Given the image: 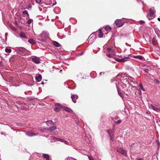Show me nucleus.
I'll list each match as a JSON object with an SVG mask.
<instances>
[{
  "mask_svg": "<svg viewBox=\"0 0 160 160\" xmlns=\"http://www.w3.org/2000/svg\"><path fill=\"white\" fill-rule=\"evenodd\" d=\"M3 65V63L2 62H0V66H2Z\"/></svg>",
  "mask_w": 160,
  "mask_h": 160,
  "instance_id": "ea45409f",
  "label": "nucleus"
},
{
  "mask_svg": "<svg viewBox=\"0 0 160 160\" xmlns=\"http://www.w3.org/2000/svg\"><path fill=\"white\" fill-rule=\"evenodd\" d=\"M82 53H81V54H80L81 55H82Z\"/></svg>",
  "mask_w": 160,
  "mask_h": 160,
  "instance_id": "8fccbe9b",
  "label": "nucleus"
},
{
  "mask_svg": "<svg viewBox=\"0 0 160 160\" xmlns=\"http://www.w3.org/2000/svg\"><path fill=\"white\" fill-rule=\"evenodd\" d=\"M107 50L108 52L110 51H114V48L112 46H110L107 48Z\"/></svg>",
  "mask_w": 160,
  "mask_h": 160,
  "instance_id": "412c9836",
  "label": "nucleus"
},
{
  "mask_svg": "<svg viewBox=\"0 0 160 160\" xmlns=\"http://www.w3.org/2000/svg\"><path fill=\"white\" fill-rule=\"evenodd\" d=\"M20 37L22 39H25L27 40L28 39V37L26 35L25 33L23 32H21L19 34Z\"/></svg>",
  "mask_w": 160,
  "mask_h": 160,
  "instance_id": "6e6552de",
  "label": "nucleus"
},
{
  "mask_svg": "<svg viewBox=\"0 0 160 160\" xmlns=\"http://www.w3.org/2000/svg\"><path fill=\"white\" fill-rule=\"evenodd\" d=\"M116 151L117 152L120 153L121 154L124 155L126 156H127L126 151L122 148H117L116 149Z\"/></svg>",
  "mask_w": 160,
  "mask_h": 160,
  "instance_id": "7ed1b4c3",
  "label": "nucleus"
},
{
  "mask_svg": "<svg viewBox=\"0 0 160 160\" xmlns=\"http://www.w3.org/2000/svg\"><path fill=\"white\" fill-rule=\"evenodd\" d=\"M144 71L146 72L147 73V72H148V71H149V69H146L144 70Z\"/></svg>",
  "mask_w": 160,
  "mask_h": 160,
  "instance_id": "e433bc0d",
  "label": "nucleus"
},
{
  "mask_svg": "<svg viewBox=\"0 0 160 160\" xmlns=\"http://www.w3.org/2000/svg\"><path fill=\"white\" fill-rule=\"evenodd\" d=\"M98 36L99 38H102L103 37V33L102 32L101 29H99V31L98 32Z\"/></svg>",
  "mask_w": 160,
  "mask_h": 160,
  "instance_id": "6ab92c4d",
  "label": "nucleus"
},
{
  "mask_svg": "<svg viewBox=\"0 0 160 160\" xmlns=\"http://www.w3.org/2000/svg\"><path fill=\"white\" fill-rule=\"evenodd\" d=\"M137 160H143V159L142 158H140L137 159Z\"/></svg>",
  "mask_w": 160,
  "mask_h": 160,
  "instance_id": "c03bdc74",
  "label": "nucleus"
},
{
  "mask_svg": "<svg viewBox=\"0 0 160 160\" xmlns=\"http://www.w3.org/2000/svg\"><path fill=\"white\" fill-rule=\"evenodd\" d=\"M40 59L37 57L33 58L32 59V61L36 64H39L40 63Z\"/></svg>",
  "mask_w": 160,
  "mask_h": 160,
  "instance_id": "423d86ee",
  "label": "nucleus"
},
{
  "mask_svg": "<svg viewBox=\"0 0 160 160\" xmlns=\"http://www.w3.org/2000/svg\"><path fill=\"white\" fill-rule=\"evenodd\" d=\"M140 23L141 24H143L144 23H145V22L144 21H141L140 22Z\"/></svg>",
  "mask_w": 160,
  "mask_h": 160,
  "instance_id": "79ce46f5",
  "label": "nucleus"
},
{
  "mask_svg": "<svg viewBox=\"0 0 160 160\" xmlns=\"http://www.w3.org/2000/svg\"><path fill=\"white\" fill-rule=\"evenodd\" d=\"M85 138H86L84 139H85V141H86V142H88V139H87V138H86V137H85Z\"/></svg>",
  "mask_w": 160,
  "mask_h": 160,
  "instance_id": "37998d69",
  "label": "nucleus"
},
{
  "mask_svg": "<svg viewBox=\"0 0 160 160\" xmlns=\"http://www.w3.org/2000/svg\"><path fill=\"white\" fill-rule=\"evenodd\" d=\"M118 94H119V96L121 97H123V94L121 93V91H120L119 89V88H118Z\"/></svg>",
  "mask_w": 160,
  "mask_h": 160,
  "instance_id": "393cba45",
  "label": "nucleus"
},
{
  "mask_svg": "<svg viewBox=\"0 0 160 160\" xmlns=\"http://www.w3.org/2000/svg\"><path fill=\"white\" fill-rule=\"evenodd\" d=\"M63 109L69 112H72V111L69 108L63 107Z\"/></svg>",
  "mask_w": 160,
  "mask_h": 160,
  "instance_id": "ddd939ff",
  "label": "nucleus"
},
{
  "mask_svg": "<svg viewBox=\"0 0 160 160\" xmlns=\"http://www.w3.org/2000/svg\"><path fill=\"white\" fill-rule=\"evenodd\" d=\"M36 1L37 3H40L41 2V0H36Z\"/></svg>",
  "mask_w": 160,
  "mask_h": 160,
  "instance_id": "c9c22d12",
  "label": "nucleus"
},
{
  "mask_svg": "<svg viewBox=\"0 0 160 160\" xmlns=\"http://www.w3.org/2000/svg\"><path fill=\"white\" fill-rule=\"evenodd\" d=\"M114 59L116 60L117 61H118V62H120V59H118L117 58H114Z\"/></svg>",
  "mask_w": 160,
  "mask_h": 160,
  "instance_id": "f704fd0d",
  "label": "nucleus"
},
{
  "mask_svg": "<svg viewBox=\"0 0 160 160\" xmlns=\"http://www.w3.org/2000/svg\"><path fill=\"white\" fill-rule=\"evenodd\" d=\"M106 55L107 57L109 58H112L115 55V52L114 51H112L109 54L107 53Z\"/></svg>",
  "mask_w": 160,
  "mask_h": 160,
  "instance_id": "9b49d317",
  "label": "nucleus"
},
{
  "mask_svg": "<svg viewBox=\"0 0 160 160\" xmlns=\"http://www.w3.org/2000/svg\"><path fill=\"white\" fill-rule=\"evenodd\" d=\"M46 123H47V126L49 127V128L47 129L48 130L51 132L56 129L57 128L54 126V123L53 122L52 120L47 121Z\"/></svg>",
  "mask_w": 160,
  "mask_h": 160,
  "instance_id": "f257e3e1",
  "label": "nucleus"
},
{
  "mask_svg": "<svg viewBox=\"0 0 160 160\" xmlns=\"http://www.w3.org/2000/svg\"><path fill=\"white\" fill-rule=\"evenodd\" d=\"M157 144H158V143L159 144V141H158L157 142Z\"/></svg>",
  "mask_w": 160,
  "mask_h": 160,
  "instance_id": "de8ad7c7",
  "label": "nucleus"
},
{
  "mask_svg": "<svg viewBox=\"0 0 160 160\" xmlns=\"http://www.w3.org/2000/svg\"><path fill=\"white\" fill-rule=\"evenodd\" d=\"M22 13L23 15L27 14L28 16H29V14L28 13V12L27 11H23L22 12Z\"/></svg>",
  "mask_w": 160,
  "mask_h": 160,
  "instance_id": "c85d7f7f",
  "label": "nucleus"
},
{
  "mask_svg": "<svg viewBox=\"0 0 160 160\" xmlns=\"http://www.w3.org/2000/svg\"><path fill=\"white\" fill-rule=\"evenodd\" d=\"M71 98L72 99L73 102L75 103L76 102V99H77L78 98V96L77 95H74L73 94H71Z\"/></svg>",
  "mask_w": 160,
  "mask_h": 160,
  "instance_id": "0eeeda50",
  "label": "nucleus"
},
{
  "mask_svg": "<svg viewBox=\"0 0 160 160\" xmlns=\"http://www.w3.org/2000/svg\"><path fill=\"white\" fill-rule=\"evenodd\" d=\"M25 50L26 49L25 48L22 47H20L19 48V50L22 52H25Z\"/></svg>",
  "mask_w": 160,
  "mask_h": 160,
  "instance_id": "a878e982",
  "label": "nucleus"
},
{
  "mask_svg": "<svg viewBox=\"0 0 160 160\" xmlns=\"http://www.w3.org/2000/svg\"><path fill=\"white\" fill-rule=\"evenodd\" d=\"M134 57L135 58H138L140 60H142L143 58V57L140 56H134Z\"/></svg>",
  "mask_w": 160,
  "mask_h": 160,
  "instance_id": "5701e85b",
  "label": "nucleus"
},
{
  "mask_svg": "<svg viewBox=\"0 0 160 160\" xmlns=\"http://www.w3.org/2000/svg\"><path fill=\"white\" fill-rule=\"evenodd\" d=\"M52 44L54 46L57 47H60L61 45L59 43L56 41H53L52 42Z\"/></svg>",
  "mask_w": 160,
  "mask_h": 160,
  "instance_id": "2eb2a0df",
  "label": "nucleus"
},
{
  "mask_svg": "<svg viewBox=\"0 0 160 160\" xmlns=\"http://www.w3.org/2000/svg\"><path fill=\"white\" fill-rule=\"evenodd\" d=\"M108 132L110 136H113V133H114V131L112 130H108Z\"/></svg>",
  "mask_w": 160,
  "mask_h": 160,
  "instance_id": "f3484780",
  "label": "nucleus"
},
{
  "mask_svg": "<svg viewBox=\"0 0 160 160\" xmlns=\"http://www.w3.org/2000/svg\"><path fill=\"white\" fill-rule=\"evenodd\" d=\"M149 107L154 110L157 111V112H159L160 111V105H157L156 107L153 105L152 104H150L149 105Z\"/></svg>",
  "mask_w": 160,
  "mask_h": 160,
  "instance_id": "20e7f679",
  "label": "nucleus"
},
{
  "mask_svg": "<svg viewBox=\"0 0 160 160\" xmlns=\"http://www.w3.org/2000/svg\"><path fill=\"white\" fill-rule=\"evenodd\" d=\"M6 52L10 53L11 52V49L10 48H6L5 50Z\"/></svg>",
  "mask_w": 160,
  "mask_h": 160,
  "instance_id": "cd10ccee",
  "label": "nucleus"
},
{
  "mask_svg": "<svg viewBox=\"0 0 160 160\" xmlns=\"http://www.w3.org/2000/svg\"><path fill=\"white\" fill-rule=\"evenodd\" d=\"M89 160H94L93 157L92 156H88Z\"/></svg>",
  "mask_w": 160,
  "mask_h": 160,
  "instance_id": "c756f323",
  "label": "nucleus"
},
{
  "mask_svg": "<svg viewBox=\"0 0 160 160\" xmlns=\"http://www.w3.org/2000/svg\"><path fill=\"white\" fill-rule=\"evenodd\" d=\"M55 107L54 108V111L57 112H59L60 110V108H62L61 105L58 103H56L55 104Z\"/></svg>",
  "mask_w": 160,
  "mask_h": 160,
  "instance_id": "39448f33",
  "label": "nucleus"
},
{
  "mask_svg": "<svg viewBox=\"0 0 160 160\" xmlns=\"http://www.w3.org/2000/svg\"><path fill=\"white\" fill-rule=\"evenodd\" d=\"M26 134L28 136L30 137L36 135L35 134L33 133L31 131L27 132L26 133Z\"/></svg>",
  "mask_w": 160,
  "mask_h": 160,
  "instance_id": "dca6fc26",
  "label": "nucleus"
},
{
  "mask_svg": "<svg viewBox=\"0 0 160 160\" xmlns=\"http://www.w3.org/2000/svg\"><path fill=\"white\" fill-rule=\"evenodd\" d=\"M128 58L127 57H125L124 58L120 59V62H124L127 61V59Z\"/></svg>",
  "mask_w": 160,
  "mask_h": 160,
  "instance_id": "4be33fe9",
  "label": "nucleus"
},
{
  "mask_svg": "<svg viewBox=\"0 0 160 160\" xmlns=\"http://www.w3.org/2000/svg\"><path fill=\"white\" fill-rule=\"evenodd\" d=\"M42 79V77L41 74H39L38 76L36 78V79L37 81L38 82H40Z\"/></svg>",
  "mask_w": 160,
  "mask_h": 160,
  "instance_id": "4468645a",
  "label": "nucleus"
},
{
  "mask_svg": "<svg viewBox=\"0 0 160 160\" xmlns=\"http://www.w3.org/2000/svg\"><path fill=\"white\" fill-rule=\"evenodd\" d=\"M139 86L140 88L142 89L143 91H145V89L143 88V86L142 85V84L141 83H140L139 85Z\"/></svg>",
  "mask_w": 160,
  "mask_h": 160,
  "instance_id": "bb28decb",
  "label": "nucleus"
},
{
  "mask_svg": "<svg viewBox=\"0 0 160 160\" xmlns=\"http://www.w3.org/2000/svg\"><path fill=\"white\" fill-rule=\"evenodd\" d=\"M156 38L155 37L153 38L152 40V43L154 45H155L156 44Z\"/></svg>",
  "mask_w": 160,
  "mask_h": 160,
  "instance_id": "b1692460",
  "label": "nucleus"
},
{
  "mask_svg": "<svg viewBox=\"0 0 160 160\" xmlns=\"http://www.w3.org/2000/svg\"><path fill=\"white\" fill-rule=\"evenodd\" d=\"M149 11L150 16L153 17L155 13V11L153 9L151 8L150 9Z\"/></svg>",
  "mask_w": 160,
  "mask_h": 160,
  "instance_id": "f8f14e48",
  "label": "nucleus"
},
{
  "mask_svg": "<svg viewBox=\"0 0 160 160\" xmlns=\"http://www.w3.org/2000/svg\"><path fill=\"white\" fill-rule=\"evenodd\" d=\"M153 81H154V82L157 83H158L159 82V81L158 80V79H154Z\"/></svg>",
  "mask_w": 160,
  "mask_h": 160,
  "instance_id": "72a5a7b5",
  "label": "nucleus"
},
{
  "mask_svg": "<svg viewBox=\"0 0 160 160\" xmlns=\"http://www.w3.org/2000/svg\"><path fill=\"white\" fill-rule=\"evenodd\" d=\"M158 20L159 21H160V18H158Z\"/></svg>",
  "mask_w": 160,
  "mask_h": 160,
  "instance_id": "49530a36",
  "label": "nucleus"
},
{
  "mask_svg": "<svg viewBox=\"0 0 160 160\" xmlns=\"http://www.w3.org/2000/svg\"><path fill=\"white\" fill-rule=\"evenodd\" d=\"M32 21H33L32 19H29L28 20V21H27V23L28 24H31V22H32Z\"/></svg>",
  "mask_w": 160,
  "mask_h": 160,
  "instance_id": "7c9ffc66",
  "label": "nucleus"
},
{
  "mask_svg": "<svg viewBox=\"0 0 160 160\" xmlns=\"http://www.w3.org/2000/svg\"><path fill=\"white\" fill-rule=\"evenodd\" d=\"M63 142H64L65 144H66L67 145H68V142L67 141L65 140H64L63 141Z\"/></svg>",
  "mask_w": 160,
  "mask_h": 160,
  "instance_id": "4c0bfd02",
  "label": "nucleus"
},
{
  "mask_svg": "<svg viewBox=\"0 0 160 160\" xmlns=\"http://www.w3.org/2000/svg\"><path fill=\"white\" fill-rule=\"evenodd\" d=\"M42 156L47 160H49V156L48 154H43Z\"/></svg>",
  "mask_w": 160,
  "mask_h": 160,
  "instance_id": "aec40b11",
  "label": "nucleus"
},
{
  "mask_svg": "<svg viewBox=\"0 0 160 160\" xmlns=\"http://www.w3.org/2000/svg\"><path fill=\"white\" fill-rule=\"evenodd\" d=\"M51 139L53 140L54 141H60L61 142H63V141L64 140V139H62L60 138H56L52 136L51 137Z\"/></svg>",
  "mask_w": 160,
  "mask_h": 160,
  "instance_id": "1a4fd4ad",
  "label": "nucleus"
},
{
  "mask_svg": "<svg viewBox=\"0 0 160 160\" xmlns=\"http://www.w3.org/2000/svg\"><path fill=\"white\" fill-rule=\"evenodd\" d=\"M41 84H44V82H41Z\"/></svg>",
  "mask_w": 160,
  "mask_h": 160,
  "instance_id": "09e8293b",
  "label": "nucleus"
},
{
  "mask_svg": "<svg viewBox=\"0 0 160 160\" xmlns=\"http://www.w3.org/2000/svg\"><path fill=\"white\" fill-rule=\"evenodd\" d=\"M68 88L71 89H73L75 88V87H68Z\"/></svg>",
  "mask_w": 160,
  "mask_h": 160,
  "instance_id": "58836bf2",
  "label": "nucleus"
},
{
  "mask_svg": "<svg viewBox=\"0 0 160 160\" xmlns=\"http://www.w3.org/2000/svg\"><path fill=\"white\" fill-rule=\"evenodd\" d=\"M71 160H77L76 159H73V158H71Z\"/></svg>",
  "mask_w": 160,
  "mask_h": 160,
  "instance_id": "a18cd8bd",
  "label": "nucleus"
},
{
  "mask_svg": "<svg viewBox=\"0 0 160 160\" xmlns=\"http://www.w3.org/2000/svg\"><path fill=\"white\" fill-rule=\"evenodd\" d=\"M116 25L118 27H120L123 26L124 24V22L121 19L116 20L115 22Z\"/></svg>",
  "mask_w": 160,
  "mask_h": 160,
  "instance_id": "f03ea898",
  "label": "nucleus"
},
{
  "mask_svg": "<svg viewBox=\"0 0 160 160\" xmlns=\"http://www.w3.org/2000/svg\"><path fill=\"white\" fill-rule=\"evenodd\" d=\"M121 122V121L120 120H118L116 122H115L116 124H120Z\"/></svg>",
  "mask_w": 160,
  "mask_h": 160,
  "instance_id": "473e14b6",
  "label": "nucleus"
},
{
  "mask_svg": "<svg viewBox=\"0 0 160 160\" xmlns=\"http://www.w3.org/2000/svg\"><path fill=\"white\" fill-rule=\"evenodd\" d=\"M110 139L111 140H113V136H110Z\"/></svg>",
  "mask_w": 160,
  "mask_h": 160,
  "instance_id": "a19ab883",
  "label": "nucleus"
},
{
  "mask_svg": "<svg viewBox=\"0 0 160 160\" xmlns=\"http://www.w3.org/2000/svg\"><path fill=\"white\" fill-rule=\"evenodd\" d=\"M28 42L32 45H34L35 44V42L33 39H29L28 40Z\"/></svg>",
  "mask_w": 160,
  "mask_h": 160,
  "instance_id": "a211bd4d",
  "label": "nucleus"
},
{
  "mask_svg": "<svg viewBox=\"0 0 160 160\" xmlns=\"http://www.w3.org/2000/svg\"><path fill=\"white\" fill-rule=\"evenodd\" d=\"M95 38V35L93 34H91L88 38V42H91L92 40H94Z\"/></svg>",
  "mask_w": 160,
  "mask_h": 160,
  "instance_id": "9d476101",
  "label": "nucleus"
},
{
  "mask_svg": "<svg viewBox=\"0 0 160 160\" xmlns=\"http://www.w3.org/2000/svg\"><path fill=\"white\" fill-rule=\"evenodd\" d=\"M105 29L106 30L108 31V30H111V28L110 27H106L105 28Z\"/></svg>",
  "mask_w": 160,
  "mask_h": 160,
  "instance_id": "2f4dec72",
  "label": "nucleus"
}]
</instances>
